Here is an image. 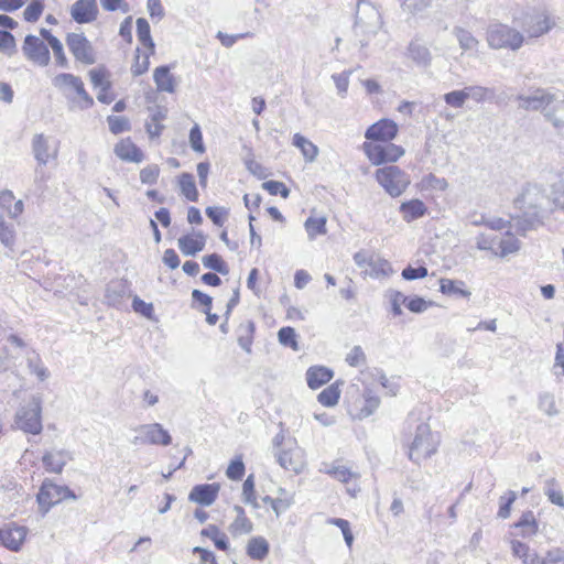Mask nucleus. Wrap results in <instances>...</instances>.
<instances>
[{
	"label": "nucleus",
	"instance_id": "nucleus-1",
	"mask_svg": "<svg viewBox=\"0 0 564 564\" xmlns=\"http://www.w3.org/2000/svg\"><path fill=\"white\" fill-rule=\"evenodd\" d=\"M514 206L521 214L512 218L511 227L522 236L543 225L544 219L553 212L552 196L542 186L532 183L523 186L514 199Z\"/></svg>",
	"mask_w": 564,
	"mask_h": 564
},
{
	"label": "nucleus",
	"instance_id": "nucleus-2",
	"mask_svg": "<svg viewBox=\"0 0 564 564\" xmlns=\"http://www.w3.org/2000/svg\"><path fill=\"white\" fill-rule=\"evenodd\" d=\"M381 24L379 10L368 0H358L354 33L358 39L360 50L368 46L369 41L378 33Z\"/></svg>",
	"mask_w": 564,
	"mask_h": 564
},
{
	"label": "nucleus",
	"instance_id": "nucleus-3",
	"mask_svg": "<svg viewBox=\"0 0 564 564\" xmlns=\"http://www.w3.org/2000/svg\"><path fill=\"white\" fill-rule=\"evenodd\" d=\"M66 499L76 500L77 496L69 487L59 486L50 479H44L36 495L41 516L45 517L52 507Z\"/></svg>",
	"mask_w": 564,
	"mask_h": 564
},
{
	"label": "nucleus",
	"instance_id": "nucleus-4",
	"mask_svg": "<svg viewBox=\"0 0 564 564\" xmlns=\"http://www.w3.org/2000/svg\"><path fill=\"white\" fill-rule=\"evenodd\" d=\"M523 41L522 33L507 24L496 23L487 30L488 45L495 50L509 48L517 51L522 46Z\"/></svg>",
	"mask_w": 564,
	"mask_h": 564
},
{
	"label": "nucleus",
	"instance_id": "nucleus-5",
	"mask_svg": "<svg viewBox=\"0 0 564 564\" xmlns=\"http://www.w3.org/2000/svg\"><path fill=\"white\" fill-rule=\"evenodd\" d=\"M42 399L32 395L30 401L15 413L17 426L25 433L37 435L42 432Z\"/></svg>",
	"mask_w": 564,
	"mask_h": 564
},
{
	"label": "nucleus",
	"instance_id": "nucleus-6",
	"mask_svg": "<svg viewBox=\"0 0 564 564\" xmlns=\"http://www.w3.org/2000/svg\"><path fill=\"white\" fill-rule=\"evenodd\" d=\"M376 180L391 197L402 195L411 183L409 174L397 165L378 169Z\"/></svg>",
	"mask_w": 564,
	"mask_h": 564
},
{
	"label": "nucleus",
	"instance_id": "nucleus-7",
	"mask_svg": "<svg viewBox=\"0 0 564 564\" xmlns=\"http://www.w3.org/2000/svg\"><path fill=\"white\" fill-rule=\"evenodd\" d=\"M437 451V443L435 442L430 425L421 423L416 426L415 436L409 447V459L415 464H420L422 459L430 458Z\"/></svg>",
	"mask_w": 564,
	"mask_h": 564
},
{
	"label": "nucleus",
	"instance_id": "nucleus-8",
	"mask_svg": "<svg viewBox=\"0 0 564 564\" xmlns=\"http://www.w3.org/2000/svg\"><path fill=\"white\" fill-rule=\"evenodd\" d=\"M556 91L546 88H536L531 95H518L519 108L527 111H541L546 119L553 100H556Z\"/></svg>",
	"mask_w": 564,
	"mask_h": 564
},
{
	"label": "nucleus",
	"instance_id": "nucleus-9",
	"mask_svg": "<svg viewBox=\"0 0 564 564\" xmlns=\"http://www.w3.org/2000/svg\"><path fill=\"white\" fill-rule=\"evenodd\" d=\"M364 150L368 159L375 164L380 165L387 162H395L404 154V149L390 141L382 144L364 143Z\"/></svg>",
	"mask_w": 564,
	"mask_h": 564
},
{
	"label": "nucleus",
	"instance_id": "nucleus-10",
	"mask_svg": "<svg viewBox=\"0 0 564 564\" xmlns=\"http://www.w3.org/2000/svg\"><path fill=\"white\" fill-rule=\"evenodd\" d=\"M66 44L77 62L85 65L96 63L95 50L84 33H68Z\"/></svg>",
	"mask_w": 564,
	"mask_h": 564
},
{
	"label": "nucleus",
	"instance_id": "nucleus-11",
	"mask_svg": "<svg viewBox=\"0 0 564 564\" xmlns=\"http://www.w3.org/2000/svg\"><path fill=\"white\" fill-rule=\"evenodd\" d=\"M22 52L29 61L41 67H45L50 64L51 54L47 45L33 34H29L24 37Z\"/></svg>",
	"mask_w": 564,
	"mask_h": 564
},
{
	"label": "nucleus",
	"instance_id": "nucleus-12",
	"mask_svg": "<svg viewBox=\"0 0 564 564\" xmlns=\"http://www.w3.org/2000/svg\"><path fill=\"white\" fill-rule=\"evenodd\" d=\"M26 534L28 529L25 527L12 523L0 529V543L8 550L18 552L21 550Z\"/></svg>",
	"mask_w": 564,
	"mask_h": 564
},
{
	"label": "nucleus",
	"instance_id": "nucleus-13",
	"mask_svg": "<svg viewBox=\"0 0 564 564\" xmlns=\"http://www.w3.org/2000/svg\"><path fill=\"white\" fill-rule=\"evenodd\" d=\"M398 133V126L393 120L381 119L371 124L365 132V138L371 141H391Z\"/></svg>",
	"mask_w": 564,
	"mask_h": 564
},
{
	"label": "nucleus",
	"instance_id": "nucleus-14",
	"mask_svg": "<svg viewBox=\"0 0 564 564\" xmlns=\"http://www.w3.org/2000/svg\"><path fill=\"white\" fill-rule=\"evenodd\" d=\"M220 485L217 482L196 485L192 488L188 500L200 506H212L218 497Z\"/></svg>",
	"mask_w": 564,
	"mask_h": 564
},
{
	"label": "nucleus",
	"instance_id": "nucleus-15",
	"mask_svg": "<svg viewBox=\"0 0 564 564\" xmlns=\"http://www.w3.org/2000/svg\"><path fill=\"white\" fill-rule=\"evenodd\" d=\"M70 15L79 24L95 21L98 15L96 0H77L72 6Z\"/></svg>",
	"mask_w": 564,
	"mask_h": 564
},
{
	"label": "nucleus",
	"instance_id": "nucleus-16",
	"mask_svg": "<svg viewBox=\"0 0 564 564\" xmlns=\"http://www.w3.org/2000/svg\"><path fill=\"white\" fill-rule=\"evenodd\" d=\"M274 456L279 465L285 470H290L295 474L302 473L304 462L299 448L276 449L274 452Z\"/></svg>",
	"mask_w": 564,
	"mask_h": 564
},
{
	"label": "nucleus",
	"instance_id": "nucleus-17",
	"mask_svg": "<svg viewBox=\"0 0 564 564\" xmlns=\"http://www.w3.org/2000/svg\"><path fill=\"white\" fill-rule=\"evenodd\" d=\"M135 431L145 435L147 444L167 446L172 443L170 433L160 423L143 424L138 426Z\"/></svg>",
	"mask_w": 564,
	"mask_h": 564
},
{
	"label": "nucleus",
	"instance_id": "nucleus-18",
	"mask_svg": "<svg viewBox=\"0 0 564 564\" xmlns=\"http://www.w3.org/2000/svg\"><path fill=\"white\" fill-rule=\"evenodd\" d=\"M554 26V22L551 21L550 17L545 12H539L531 15L524 22V31L530 37H539L547 33Z\"/></svg>",
	"mask_w": 564,
	"mask_h": 564
},
{
	"label": "nucleus",
	"instance_id": "nucleus-19",
	"mask_svg": "<svg viewBox=\"0 0 564 564\" xmlns=\"http://www.w3.org/2000/svg\"><path fill=\"white\" fill-rule=\"evenodd\" d=\"M205 245L206 237L202 231H196L193 236L184 235L177 240L178 249L187 257L196 256L205 248Z\"/></svg>",
	"mask_w": 564,
	"mask_h": 564
},
{
	"label": "nucleus",
	"instance_id": "nucleus-20",
	"mask_svg": "<svg viewBox=\"0 0 564 564\" xmlns=\"http://www.w3.org/2000/svg\"><path fill=\"white\" fill-rule=\"evenodd\" d=\"M406 56L420 68H427L432 62V54L429 47L417 40L409 43Z\"/></svg>",
	"mask_w": 564,
	"mask_h": 564
},
{
	"label": "nucleus",
	"instance_id": "nucleus-21",
	"mask_svg": "<svg viewBox=\"0 0 564 564\" xmlns=\"http://www.w3.org/2000/svg\"><path fill=\"white\" fill-rule=\"evenodd\" d=\"M32 153L40 165H46L51 158L57 155V150L51 152L48 139L43 133H36L32 139Z\"/></svg>",
	"mask_w": 564,
	"mask_h": 564
},
{
	"label": "nucleus",
	"instance_id": "nucleus-22",
	"mask_svg": "<svg viewBox=\"0 0 564 564\" xmlns=\"http://www.w3.org/2000/svg\"><path fill=\"white\" fill-rule=\"evenodd\" d=\"M115 154L126 162L140 163L143 161V152L131 141L130 138L122 139L115 145Z\"/></svg>",
	"mask_w": 564,
	"mask_h": 564
},
{
	"label": "nucleus",
	"instance_id": "nucleus-23",
	"mask_svg": "<svg viewBox=\"0 0 564 564\" xmlns=\"http://www.w3.org/2000/svg\"><path fill=\"white\" fill-rule=\"evenodd\" d=\"M556 100H553L550 111L546 113V121L564 135V93L556 90Z\"/></svg>",
	"mask_w": 564,
	"mask_h": 564
},
{
	"label": "nucleus",
	"instance_id": "nucleus-24",
	"mask_svg": "<svg viewBox=\"0 0 564 564\" xmlns=\"http://www.w3.org/2000/svg\"><path fill=\"white\" fill-rule=\"evenodd\" d=\"M399 212L405 223H412L427 214L426 205L419 198L402 202Z\"/></svg>",
	"mask_w": 564,
	"mask_h": 564
},
{
	"label": "nucleus",
	"instance_id": "nucleus-25",
	"mask_svg": "<svg viewBox=\"0 0 564 564\" xmlns=\"http://www.w3.org/2000/svg\"><path fill=\"white\" fill-rule=\"evenodd\" d=\"M334 376L332 369L324 366H313L306 371L307 386L311 389H318L329 382Z\"/></svg>",
	"mask_w": 564,
	"mask_h": 564
},
{
	"label": "nucleus",
	"instance_id": "nucleus-26",
	"mask_svg": "<svg viewBox=\"0 0 564 564\" xmlns=\"http://www.w3.org/2000/svg\"><path fill=\"white\" fill-rule=\"evenodd\" d=\"M153 79L159 91L174 93L176 80L171 74L170 66L161 65L154 69Z\"/></svg>",
	"mask_w": 564,
	"mask_h": 564
},
{
	"label": "nucleus",
	"instance_id": "nucleus-27",
	"mask_svg": "<svg viewBox=\"0 0 564 564\" xmlns=\"http://www.w3.org/2000/svg\"><path fill=\"white\" fill-rule=\"evenodd\" d=\"M440 291L447 296L456 299H469L471 292L466 289V284L462 280H453L443 278L440 280Z\"/></svg>",
	"mask_w": 564,
	"mask_h": 564
},
{
	"label": "nucleus",
	"instance_id": "nucleus-28",
	"mask_svg": "<svg viewBox=\"0 0 564 564\" xmlns=\"http://www.w3.org/2000/svg\"><path fill=\"white\" fill-rule=\"evenodd\" d=\"M514 529H519V535L523 539H530L534 536L539 531V523L533 511H524L519 520L513 523Z\"/></svg>",
	"mask_w": 564,
	"mask_h": 564
},
{
	"label": "nucleus",
	"instance_id": "nucleus-29",
	"mask_svg": "<svg viewBox=\"0 0 564 564\" xmlns=\"http://www.w3.org/2000/svg\"><path fill=\"white\" fill-rule=\"evenodd\" d=\"M66 458L70 459V456L65 451H58L56 453L46 452L42 457V462L47 471L61 474L66 465Z\"/></svg>",
	"mask_w": 564,
	"mask_h": 564
},
{
	"label": "nucleus",
	"instance_id": "nucleus-30",
	"mask_svg": "<svg viewBox=\"0 0 564 564\" xmlns=\"http://www.w3.org/2000/svg\"><path fill=\"white\" fill-rule=\"evenodd\" d=\"M234 511L236 512V519L229 525V531L231 532V534L241 535L252 532L253 524L247 518L245 509L241 506L236 505L234 506Z\"/></svg>",
	"mask_w": 564,
	"mask_h": 564
},
{
	"label": "nucleus",
	"instance_id": "nucleus-31",
	"mask_svg": "<svg viewBox=\"0 0 564 564\" xmlns=\"http://www.w3.org/2000/svg\"><path fill=\"white\" fill-rule=\"evenodd\" d=\"M270 551L268 541L262 536L251 538L247 544V554L256 561L264 560Z\"/></svg>",
	"mask_w": 564,
	"mask_h": 564
},
{
	"label": "nucleus",
	"instance_id": "nucleus-32",
	"mask_svg": "<svg viewBox=\"0 0 564 564\" xmlns=\"http://www.w3.org/2000/svg\"><path fill=\"white\" fill-rule=\"evenodd\" d=\"M178 186L182 195L189 202L198 200V191L195 184L194 175L187 172L178 176Z\"/></svg>",
	"mask_w": 564,
	"mask_h": 564
},
{
	"label": "nucleus",
	"instance_id": "nucleus-33",
	"mask_svg": "<svg viewBox=\"0 0 564 564\" xmlns=\"http://www.w3.org/2000/svg\"><path fill=\"white\" fill-rule=\"evenodd\" d=\"M254 329L256 326L252 321H248L245 324H240L237 329L238 345L248 354L251 352Z\"/></svg>",
	"mask_w": 564,
	"mask_h": 564
},
{
	"label": "nucleus",
	"instance_id": "nucleus-34",
	"mask_svg": "<svg viewBox=\"0 0 564 564\" xmlns=\"http://www.w3.org/2000/svg\"><path fill=\"white\" fill-rule=\"evenodd\" d=\"M137 36L140 43L150 51V54H154L155 44L151 36L150 24L144 18L137 19Z\"/></svg>",
	"mask_w": 564,
	"mask_h": 564
},
{
	"label": "nucleus",
	"instance_id": "nucleus-35",
	"mask_svg": "<svg viewBox=\"0 0 564 564\" xmlns=\"http://www.w3.org/2000/svg\"><path fill=\"white\" fill-rule=\"evenodd\" d=\"M292 143L294 147L301 150L307 162H313L316 159L318 154V148L302 134L295 133Z\"/></svg>",
	"mask_w": 564,
	"mask_h": 564
},
{
	"label": "nucleus",
	"instance_id": "nucleus-36",
	"mask_svg": "<svg viewBox=\"0 0 564 564\" xmlns=\"http://www.w3.org/2000/svg\"><path fill=\"white\" fill-rule=\"evenodd\" d=\"M200 534L213 540L215 546L218 550L226 551L229 549V541L227 535L224 532H221L217 525H207L202 530Z\"/></svg>",
	"mask_w": 564,
	"mask_h": 564
},
{
	"label": "nucleus",
	"instance_id": "nucleus-37",
	"mask_svg": "<svg viewBox=\"0 0 564 564\" xmlns=\"http://www.w3.org/2000/svg\"><path fill=\"white\" fill-rule=\"evenodd\" d=\"M343 384V381H336L325 388L318 395V402L324 406H334L338 403L340 397L339 386Z\"/></svg>",
	"mask_w": 564,
	"mask_h": 564
},
{
	"label": "nucleus",
	"instance_id": "nucleus-38",
	"mask_svg": "<svg viewBox=\"0 0 564 564\" xmlns=\"http://www.w3.org/2000/svg\"><path fill=\"white\" fill-rule=\"evenodd\" d=\"M557 487V480L555 478H549L544 481L543 491L551 503L564 509V496Z\"/></svg>",
	"mask_w": 564,
	"mask_h": 564
},
{
	"label": "nucleus",
	"instance_id": "nucleus-39",
	"mask_svg": "<svg viewBox=\"0 0 564 564\" xmlns=\"http://www.w3.org/2000/svg\"><path fill=\"white\" fill-rule=\"evenodd\" d=\"M203 265L220 274H228L229 267L218 253L206 254L202 258Z\"/></svg>",
	"mask_w": 564,
	"mask_h": 564
},
{
	"label": "nucleus",
	"instance_id": "nucleus-40",
	"mask_svg": "<svg viewBox=\"0 0 564 564\" xmlns=\"http://www.w3.org/2000/svg\"><path fill=\"white\" fill-rule=\"evenodd\" d=\"M497 247L500 249V257H506L520 249V241L512 234L507 232L505 238L498 237Z\"/></svg>",
	"mask_w": 564,
	"mask_h": 564
},
{
	"label": "nucleus",
	"instance_id": "nucleus-41",
	"mask_svg": "<svg viewBox=\"0 0 564 564\" xmlns=\"http://www.w3.org/2000/svg\"><path fill=\"white\" fill-rule=\"evenodd\" d=\"M453 33L455 34L462 50L471 51L477 47L478 41L469 31L456 26Z\"/></svg>",
	"mask_w": 564,
	"mask_h": 564
},
{
	"label": "nucleus",
	"instance_id": "nucleus-42",
	"mask_svg": "<svg viewBox=\"0 0 564 564\" xmlns=\"http://www.w3.org/2000/svg\"><path fill=\"white\" fill-rule=\"evenodd\" d=\"M305 229L310 239H314L317 235H325L326 234V218L319 217H308L305 220Z\"/></svg>",
	"mask_w": 564,
	"mask_h": 564
},
{
	"label": "nucleus",
	"instance_id": "nucleus-43",
	"mask_svg": "<svg viewBox=\"0 0 564 564\" xmlns=\"http://www.w3.org/2000/svg\"><path fill=\"white\" fill-rule=\"evenodd\" d=\"M242 500L245 503L251 505L256 509L260 508L256 497L254 476L252 474L247 477L242 485Z\"/></svg>",
	"mask_w": 564,
	"mask_h": 564
},
{
	"label": "nucleus",
	"instance_id": "nucleus-44",
	"mask_svg": "<svg viewBox=\"0 0 564 564\" xmlns=\"http://www.w3.org/2000/svg\"><path fill=\"white\" fill-rule=\"evenodd\" d=\"M511 550L514 556L521 558L524 564H530L532 560L539 557L535 553L530 551V547L518 540L511 541Z\"/></svg>",
	"mask_w": 564,
	"mask_h": 564
},
{
	"label": "nucleus",
	"instance_id": "nucleus-45",
	"mask_svg": "<svg viewBox=\"0 0 564 564\" xmlns=\"http://www.w3.org/2000/svg\"><path fill=\"white\" fill-rule=\"evenodd\" d=\"M82 78L75 76L70 73H61L53 78V85L59 90H65L66 88L75 89L76 86L80 83Z\"/></svg>",
	"mask_w": 564,
	"mask_h": 564
},
{
	"label": "nucleus",
	"instance_id": "nucleus-46",
	"mask_svg": "<svg viewBox=\"0 0 564 564\" xmlns=\"http://www.w3.org/2000/svg\"><path fill=\"white\" fill-rule=\"evenodd\" d=\"M28 368L30 371L39 378L40 381H44L48 378L50 372L48 370L42 365L41 359L39 355H36L34 351L28 356Z\"/></svg>",
	"mask_w": 564,
	"mask_h": 564
},
{
	"label": "nucleus",
	"instance_id": "nucleus-47",
	"mask_svg": "<svg viewBox=\"0 0 564 564\" xmlns=\"http://www.w3.org/2000/svg\"><path fill=\"white\" fill-rule=\"evenodd\" d=\"M278 339L279 343L285 347H290L295 351L300 349L296 340V333L293 327L285 326L280 328V330L278 332Z\"/></svg>",
	"mask_w": 564,
	"mask_h": 564
},
{
	"label": "nucleus",
	"instance_id": "nucleus-48",
	"mask_svg": "<svg viewBox=\"0 0 564 564\" xmlns=\"http://www.w3.org/2000/svg\"><path fill=\"white\" fill-rule=\"evenodd\" d=\"M551 195L553 206L564 212V172L560 175V180L552 184Z\"/></svg>",
	"mask_w": 564,
	"mask_h": 564
},
{
	"label": "nucleus",
	"instance_id": "nucleus-49",
	"mask_svg": "<svg viewBox=\"0 0 564 564\" xmlns=\"http://www.w3.org/2000/svg\"><path fill=\"white\" fill-rule=\"evenodd\" d=\"M44 10L43 0H32L23 12L24 20L26 22H36Z\"/></svg>",
	"mask_w": 564,
	"mask_h": 564
},
{
	"label": "nucleus",
	"instance_id": "nucleus-50",
	"mask_svg": "<svg viewBox=\"0 0 564 564\" xmlns=\"http://www.w3.org/2000/svg\"><path fill=\"white\" fill-rule=\"evenodd\" d=\"M150 52L144 54V56L141 58L140 56V48L138 47L135 50V57L134 63L131 66V73L134 77L140 76L148 72L150 66Z\"/></svg>",
	"mask_w": 564,
	"mask_h": 564
},
{
	"label": "nucleus",
	"instance_id": "nucleus-51",
	"mask_svg": "<svg viewBox=\"0 0 564 564\" xmlns=\"http://www.w3.org/2000/svg\"><path fill=\"white\" fill-rule=\"evenodd\" d=\"M109 130L113 134H119L131 129V124L128 118L121 116H109L107 118Z\"/></svg>",
	"mask_w": 564,
	"mask_h": 564
},
{
	"label": "nucleus",
	"instance_id": "nucleus-52",
	"mask_svg": "<svg viewBox=\"0 0 564 564\" xmlns=\"http://www.w3.org/2000/svg\"><path fill=\"white\" fill-rule=\"evenodd\" d=\"M245 470H246V468H245L242 458H241V456H238L230 462V464L226 470V476L229 479L237 481L243 477Z\"/></svg>",
	"mask_w": 564,
	"mask_h": 564
},
{
	"label": "nucleus",
	"instance_id": "nucleus-53",
	"mask_svg": "<svg viewBox=\"0 0 564 564\" xmlns=\"http://www.w3.org/2000/svg\"><path fill=\"white\" fill-rule=\"evenodd\" d=\"M539 409L549 416H555L558 413V410L555 405L554 395L547 392L540 395Z\"/></svg>",
	"mask_w": 564,
	"mask_h": 564
},
{
	"label": "nucleus",
	"instance_id": "nucleus-54",
	"mask_svg": "<svg viewBox=\"0 0 564 564\" xmlns=\"http://www.w3.org/2000/svg\"><path fill=\"white\" fill-rule=\"evenodd\" d=\"M530 564H564V551L560 549L549 551L544 557L539 556Z\"/></svg>",
	"mask_w": 564,
	"mask_h": 564
},
{
	"label": "nucleus",
	"instance_id": "nucleus-55",
	"mask_svg": "<svg viewBox=\"0 0 564 564\" xmlns=\"http://www.w3.org/2000/svg\"><path fill=\"white\" fill-rule=\"evenodd\" d=\"M388 296L391 303V311L394 316H399L402 314L401 305L404 304L406 306L408 296H405L400 291L390 290L388 291Z\"/></svg>",
	"mask_w": 564,
	"mask_h": 564
},
{
	"label": "nucleus",
	"instance_id": "nucleus-56",
	"mask_svg": "<svg viewBox=\"0 0 564 564\" xmlns=\"http://www.w3.org/2000/svg\"><path fill=\"white\" fill-rule=\"evenodd\" d=\"M517 499V494L513 490L507 492V497H501L499 502L498 517L507 519L511 513V506Z\"/></svg>",
	"mask_w": 564,
	"mask_h": 564
},
{
	"label": "nucleus",
	"instance_id": "nucleus-57",
	"mask_svg": "<svg viewBox=\"0 0 564 564\" xmlns=\"http://www.w3.org/2000/svg\"><path fill=\"white\" fill-rule=\"evenodd\" d=\"M189 144L191 148L197 153L205 152V145L203 141V134L200 128L197 123H195L189 130Z\"/></svg>",
	"mask_w": 564,
	"mask_h": 564
},
{
	"label": "nucleus",
	"instance_id": "nucleus-58",
	"mask_svg": "<svg viewBox=\"0 0 564 564\" xmlns=\"http://www.w3.org/2000/svg\"><path fill=\"white\" fill-rule=\"evenodd\" d=\"M160 175V169L156 164H150L140 171V181L143 184L153 185Z\"/></svg>",
	"mask_w": 564,
	"mask_h": 564
},
{
	"label": "nucleus",
	"instance_id": "nucleus-59",
	"mask_svg": "<svg viewBox=\"0 0 564 564\" xmlns=\"http://www.w3.org/2000/svg\"><path fill=\"white\" fill-rule=\"evenodd\" d=\"M15 39L12 33L0 29V51L12 55L15 53Z\"/></svg>",
	"mask_w": 564,
	"mask_h": 564
},
{
	"label": "nucleus",
	"instance_id": "nucleus-60",
	"mask_svg": "<svg viewBox=\"0 0 564 564\" xmlns=\"http://www.w3.org/2000/svg\"><path fill=\"white\" fill-rule=\"evenodd\" d=\"M48 45L53 51V55L55 57L56 65H58L59 67H63V68H67L68 59L65 55L64 46H63L62 42L58 39H56L55 41H52Z\"/></svg>",
	"mask_w": 564,
	"mask_h": 564
},
{
	"label": "nucleus",
	"instance_id": "nucleus-61",
	"mask_svg": "<svg viewBox=\"0 0 564 564\" xmlns=\"http://www.w3.org/2000/svg\"><path fill=\"white\" fill-rule=\"evenodd\" d=\"M262 188L268 191L270 195L280 194L283 198H288L290 195V189L279 181H267L262 183Z\"/></svg>",
	"mask_w": 564,
	"mask_h": 564
},
{
	"label": "nucleus",
	"instance_id": "nucleus-62",
	"mask_svg": "<svg viewBox=\"0 0 564 564\" xmlns=\"http://www.w3.org/2000/svg\"><path fill=\"white\" fill-rule=\"evenodd\" d=\"M445 102L454 108H462L465 104L466 93L465 88L462 90H453L444 95Z\"/></svg>",
	"mask_w": 564,
	"mask_h": 564
},
{
	"label": "nucleus",
	"instance_id": "nucleus-63",
	"mask_svg": "<svg viewBox=\"0 0 564 564\" xmlns=\"http://www.w3.org/2000/svg\"><path fill=\"white\" fill-rule=\"evenodd\" d=\"M352 74V70H344L340 74H334L332 76L335 86L337 88L338 94L344 97L347 93L348 85H349V77Z\"/></svg>",
	"mask_w": 564,
	"mask_h": 564
},
{
	"label": "nucleus",
	"instance_id": "nucleus-64",
	"mask_svg": "<svg viewBox=\"0 0 564 564\" xmlns=\"http://www.w3.org/2000/svg\"><path fill=\"white\" fill-rule=\"evenodd\" d=\"M132 308L147 318H151L154 313L152 303H147L137 295L132 300Z\"/></svg>",
	"mask_w": 564,
	"mask_h": 564
}]
</instances>
